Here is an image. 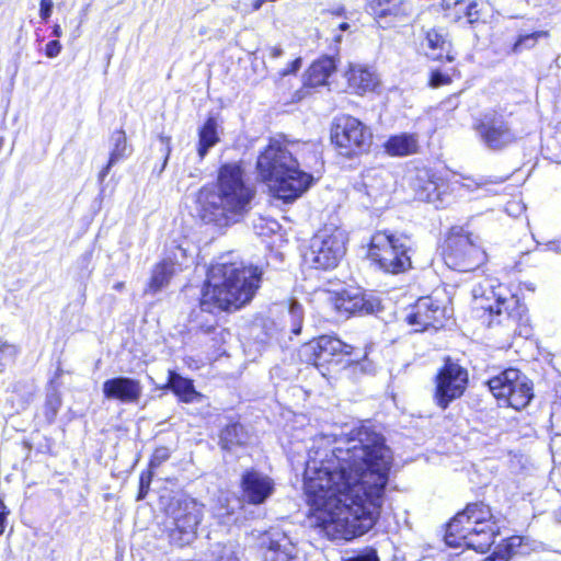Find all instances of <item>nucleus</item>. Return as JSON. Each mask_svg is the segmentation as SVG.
Segmentation results:
<instances>
[{
    "mask_svg": "<svg viewBox=\"0 0 561 561\" xmlns=\"http://www.w3.org/2000/svg\"><path fill=\"white\" fill-rule=\"evenodd\" d=\"M327 451L309 455L304 473L316 527L330 540H352L377 522L392 465L385 437L367 426L352 430Z\"/></svg>",
    "mask_w": 561,
    "mask_h": 561,
    "instance_id": "nucleus-1",
    "label": "nucleus"
},
{
    "mask_svg": "<svg viewBox=\"0 0 561 561\" xmlns=\"http://www.w3.org/2000/svg\"><path fill=\"white\" fill-rule=\"evenodd\" d=\"M262 270L221 257L207 273L201 310L208 313L239 309L249 302L260 286Z\"/></svg>",
    "mask_w": 561,
    "mask_h": 561,
    "instance_id": "nucleus-2",
    "label": "nucleus"
},
{
    "mask_svg": "<svg viewBox=\"0 0 561 561\" xmlns=\"http://www.w3.org/2000/svg\"><path fill=\"white\" fill-rule=\"evenodd\" d=\"M253 191L243 181L239 164H224L219 169L217 186H204L197 195L198 213L205 224L219 228L237 222L247 211Z\"/></svg>",
    "mask_w": 561,
    "mask_h": 561,
    "instance_id": "nucleus-3",
    "label": "nucleus"
},
{
    "mask_svg": "<svg viewBox=\"0 0 561 561\" xmlns=\"http://www.w3.org/2000/svg\"><path fill=\"white\" fill-rule=\"evenodd\" d=\"M256 172L274 195L285 203L298 198L312 183V175L299 169L288 144L277 139H272L260 152Z\"/></svg>",
    "mask_w": 561,
    "mask_h": 561,
    "instance_id": "nucleus-4",
    "label": "nucleus"
},
{
    "mask_svg": "<svg viewBox=\"0 0 561 561\" xmlns=\"http://www.w3.org/2000/svg\"><path fill=\"white\" fill-rule=\"evenodd\" d=\"M499 527L488 505L470 503L447 525L445 542L449 547H466L478 552H486L494 543Z\"/></svg>",
    "mask_w": 561,
    "mask_h": 561,
    "instance_id": "nucleus-5",
    "label": "nucleus"
},
{
    "mask_svg": "<svg viewBox=\"0 0 561 561\" xmlns=\"http://www.w3.org/2000/svg\"><path fill=\"white\" fill-rule=\"evenodd\" d=\"M410 251L409 237L385 230L373 234L368 254L386 273L399 274L412 266Z\"/></svg>",
    "mask_w": 561,
    "mask_h": 561,
    "instance_id": "nucleus-6",
    "label": "nucleus"
},
{
    "mask_svg": "<svg viewBox=\"0 0 561 561\" xmlns=\"http://www.w3.org/2000/svg\"><path fill=\"white\" fill-rule=\"evenodd\" d=\"M501 290V286L496 290L492 285H479L472 290L473 309L480 318L488 316L489 327L494 323H515L522 320L523 312L525 311L524 306L519 305L515 296L503 297Z\"/></svg>",
    "mask_w": 561,
    "mask_h": 561,
    "instance_id": "nucleus-7",
    "label": "nucleus"
},
{
    "mask_svg": "<svg viewBox=\"0 0 561 561\" xmlns=\"http://www.w3.org/2000/svg\"><path fill=\"white\" fill-rule=\"evenodd\" d=\"M443 257L449 268L471 272L485 262L486 254L462 227H453L445 240Z\"/></svg>",
    "mask_w": 561,
    "mask_h": 561,
    "instance_id": "nucleus-8",
    "label": "nucleus"
},
{
    "mask_svg": "<svg viewBox=\"0 0 561 561\" xmlns=\"http://www.w3.org/2000/svg\"><path fill=\"white\" fill-rule=\"evenodd\" d=\"M492 394L515 410L526 408L534 398L533 383L526 375L508 368L488 381Z\"/></svg>",
    "mask_w": 561,
    "mask_h": 561,
    "instance_id": "nucleus-9",
    "label": "nucleus"
},
{
    "mask_svg": "<svg viewBox=\"0 0 561 561\" xmlns=\"http://www.w3.org/2000/svg\"><path fill=\"white\" fill-rule=\"evenodd\" d=\"M346 234L340 228H324L311 239L307 260L313 268L332 270L346 252Z\"/></svg>",
    "mask_w": 561,
    "mask_h": 561,
    "instance_id": "nucleus-10",
    "label": "nucleus"
},
{
    "mask_svg": "<svg viewBox=\"0 0 561 561\" xmlns=\"http://www.w3.org/2000/svg\"><path fill=\"white\" fill-rule=\"evenodd\" d=\"M331 139L341 154L352 157L368 151L373 142V134L357 118L342 116L332 127Z\"/></svg>",
    "mask_w": 561,
    "mask_h": 561,
    "instance_id": "nucleus-11",
    "label": "nucleus"
},
{
    "mask_svg": "<svg viewBox=\"0 0 561 561\" xmlns=\"http://www.w3.org/2000/svg\"><path fill=\"white\" fill-rule=\"evenodd\" d=\"M474 130L481 144L491 151L504 150L518 139L508 118L499 113L484 114L474 125Z\"/></svg>",
    "mask_w": 561,
    "mask_h": 561,
    "instance_id": "nucleus-12",
    "label": "nucleus"
},
{
    "mask_svg": "<svg viewBox=\"0 0 561 561\" xmlns=\"http://www.w3.org/2000/svg\"><path fill=\"white\" fill-rule=\"evenodd\" d=\"M172 514L174 527L169 531L170 542L178 547L190 545L196 537V529L202 520L203 505L191 497L179 499Z\"/></svg>",
    "mask_w": 561,
    "mask_h": 561,
    "instance_id": "nucleus-13",
    "label": "nucleus"
},
{
    "mask_svg": "<svg viewBox=\"0 0 561 561\" xmlns=\"http://www.w3.org/2000/svg\"><path fill=\"white\" fill-rule=\"evenodd\" d=\"M468 383V373L457 363L446 360L444 367L436 376V389L434 400L443 410L447 409L450 402L460 398Z\"/></svg>",
    "mask_w": 561,
    "mask_h": 561,
    "instance_id": "nucleus-14",
    "label": "nucleus"
},
{
    "mask_svg": "<svg viewBox=\"0 0 561 561\" xmlns=\"http://www.w3.org/2000/svg\"><path fill=\"white\" fill-rule=\"evenodd\" d=\"M391 174L382 169H368L362 173L360 181L355 184L364 207H381L391 191Z\"/></svg>",
    "mask_w": 561,
    "mask_h": 561,
    "instance_id": "nucleus-15",
    "label": "nucleus"
},
{
    "mask_svg": "<svg viewBox=\"0 0 561 561\" xmlns=\"http://www.w3.org/2000/svg\"><path fill=\"white\" fill-rule=\"evenodd\" d=\"M446 317V306L432 296H427L417 299L408 309L404 320L414 328L415 332H423L430 328L435 330L442 328Z\"/></svg>",
    "mask_w": 561,
    "mask_h": 561,
    "instance_id": "nucleus-16",
    "label": "nucleus"
},
{
    "mask_svg": "<svg viewBox=\"0 0 561 561\" xmlns=\"http://www.w3.org/2000/svg\"><path fill=\"white\" fill-rule=\"evenodd\" d=\"M353 347L336 336L321 335L304 346L302 353L316 367L340 363L342 357L352 355Z\"/></svg>",
    "mask_w": 561,
    "mask_h": 561,
    "instance_id": "nucleus-17",
    "label": "nucleus"
},
{
    "mask_svg": "<svg viewBox=\"0 0 561 561\" xmlns=\"http://www.w3.org/2000/svg\"><path fill=\"white\" fill-rule=\"evenodd\" d=\"M241 499L252 505L264 504L275 492L274 480L256 469H247L240 479Z\"/></svg>",
    "mask_w": 561,
    "mask_h": 561,
    "instance_id": "nucleus-18",
    "label": "nucleus"
},
{
    "mask_svg": "<svg viewBox=\"0 0 561 561\" xmlns=\"http://www.w3.org/2000/svg\"><path fill=\"white\" fill-rule=\"evenodd\" d=\"M265 561H295L297 547L293 539L279 528H271L262 535Z\"/></svg>",
    "mask_w": 561,
    "mask_h": 561,
    "instance_id": "nucleus-19",
    "label": "nucleus"
},
{
    "mask_svg": "<svg viewBox=\"0 0 561 561\" xmlns=\"http://www.w3.org/2000/svg\"><path fill=\"white\" fill-rule=\"evenodd\" d=\"M336 310L348 314H370L379 309V300L367 297L359 288H348L334 297Z\"/></svg>",
    "mask_w": 561,
    "mask_h": 561,
    "instance_id": "nucleus-20",
    "label": "nucleus"
},
{
    "mask_svg": "<svg viewBox=\"0 0 561 561\" xmlns=\"http://www.w3.org/2000/svg\"><path fill=\"white\" fill-rule=\"evenodd\" d=\"M422 31L424 38L421 42V47L428 58L449 62L455 60L451 41L444 28L432 27Z\"/></svg>",
    "mask_w": 561,
    "mask_h": 561,
    "instance_id": "nucleus-21",
    "label": "nucleus"
},
{
    "mask_svg": "<svg viewBox=\"0 0 561 561\" xmlns=\"http://www.w3.org/2000/svg\"><path fill=\"white\" fill-rule=\"evenodd\" d=\"M102 390L106 399L122 403H137L142 393L139 380L123 376L105 380Z\"/></svg>",
    "mask_w": 561,
    "mask_h": 561,
    "instance_id": "nucleus-22",
    "label": "nucleus"
},
{
    "mask_svg": "<svg viewBox=\"0 0 561 561\" xmlns=\"http://www.w3.org/2000/svg\"><path fill=\"white\" fill-rule=\"evenodd\" d=\"M409 183L421 201L431 202L437 194L438 184L436 178L427 169H419L409 175Z\"/></svg>",
    "mask_w": 561,
    "mask_h": 561,
    "instance_id": "nucleus-23",
    "label": "nucleus"
},
{
    "mask_svg": "<svg viewBox=\"0 0 561 561\" xmlns=\"http://www.w3.org/2000/svg\"><path fill=\"white\" fill-rule=\"evenodd\" d=\"M383 148L392 157L410 156L417 152L419 140L416 135L403 133L389 137Z\"/></svg>",
    "mask_w": 561,
    "mask_h": 561,
    "instance_id": "nucleus-24",
    "label": "nucleus"
},
{
    "mask_svg": "<svg viewBox=\"0 0 561 561\" xmlns=\"http://www.w3.org/2000/svg\"><path fill=\"white\" fill-rule=\"evenodd\" d=\"M335 68L336 65L333 57L324 56L316 60L307 71L305 84L308 87H319L325 84Z\"/></svg>",
    "mask_w": 561,
    "mask_h": 561,
    "instance_id": "nucleus-25",
    "label": "nucleus"
},
{
    "mask_svg": "<svg viewBox=\"0 0 561 561\" xmlns=\"http://www.w3.org/2000/svg\"><path fill=\"white\" fill-rule=\"evenodd\" d=\"M180 264H176L172 257H167L157 264L152 271V275L146 291L156 294L165 287L171 277L178 270Z\"/></svg>",
    "mask_w": 561,
    "mask_h": 561,
    "instance_id": "nucleus-26",
    "label": "nucleus"
},
{
    "mask_svg": "<svg viewBox=\"0 0 561 561\" xmlns=\"http://www.w3.org/2000/svg\"><path fill=\"white\" fill-rule=\"evenodd\" d=\"M368 10L377 18L407 15L409 0H368Z\"/></svg>",
    "mask_w": 561,
    "mask_h": 561,
    "instance_id": "nucleus-27",
    "label": "nucleus"
},
{
    "mask_svg": "<svg viewBox=\"0 0 561 561\" xmlns=\"http://www.w3.org/2000/svg\"><path fill=\"white\" fill-rule=\"evenodd\" d=\"M218 123L216 117L209 116L198 130L197 154L204 159L209 149L219 142Z\"/></svg>",
    "mask_w": 561,
    "mask_h": 561,
    "instance_id": "nucleus-28",
    "label": "nucleus"
},
{
    "mask_svg": "<svg viewBox=\"0 0 561 561\" xmlns=\"http://www.w3.org/2000/svg\"><path fill=\"white\" fill-rule=\"evenodd\" d=\"M248 440V433L240 423L226 425L219 434V446L221 449L231 451L237 446H242Z\"/></svg>",
    "mask_w": 561,
    "mask_h": 561,
    "instance_id": "nucleus-29",
    "label": "nucleus"
},
{
    "mask_svg": "<svg viewBox=\"0 0 561 561\" xmlns=\"http://www.w3.org/2000/svg\"><path fill=\"white\" fill-rule=\"evenodd\" d=\"M111 140L113 142V149L111 151L107 164L99 174L100 182L104 181L105 176L108 174L110 170L115 163L127 156V141L123 130L114 131L112 134Z\"/></svg>",
    "mask_w": 561,
    "mask_h": 561,
    "instance_id": "nucleus-30",
    "label": "nucleus"
},
{
    "mask_svg": "<svg viewBox=\"0 0 561 561\" xmlns=\"http://www.w3.org/2000/svg\"><path fill=\"white\" fill-rule=\"evenodd\" d=\"M168 385L183 402L191 403L199 397L192 380L183 378L179 374L170 373Z\"/></svg>",
    "mask_w": 561,
    "mask_h": 561,
    "instance_id": "nucleus-31",
    "label": "nucleus"
},
{
    "mask_svg": "<svg viewBox=\"0 0 561 561\" xmlns=\"http://www.w3.org/2000/svg\"><path fill=\"white\" fill-rule=\"evenodd\" d=\"M242 550L236 542H216L208 549L209 561H241Z\"/></svg>",
    "mask_w": 561,
    "mask_h": 561,
    "instance_id": "nucleus-32",
    "label": "nucleus"
},
{
    "mask_svg": "<svg viewBox=\"0 0 561 561\" xmlns=\"http://www.w3.org/2000/svg\"><path fill=\"white\" fill-rule=\"evenodd\" d=\"M350 85L363 93L371 91L377 85V78L374 72L366 68L353 67L348 75Z\"/></svg>",
    "mask_w": 561,
    "mask_h": 561,
    "instance_id": "nucleus-33",
    "label": "nucleus"
},
{
    "mask_svg": "<svg viewBox=\"0 0 561 561\" xmlns=\"http://www.w3.org/2000/svg\"><path fill=\"white\" fill-rule=\"evenodd\" d=\"M11 391L16 396L18 410H24L34 396V381L27 378L19 379L12 383Z\"/></svg>",
    "mask_w": 561,
    "mask_h": 561,
    "instance_id": "nucleus-34",
    "label": "nucleus"
},
{
    "mask_svg": "<svg viewBox=\"0 0 561 561\" xmlns=\"http://www.w3.org/2000/svg\"><path fill=\"white\" fill-rule=\"evenodd\" d=\"M304 320V309L302 306L296 300H291L289 302L287 313L285 316V327L284 330L298 335L301 332V325Z\"/></svg>",
    "mask_w": 561,
    "mask_h": 561,
    "instance_id": "nucleus-35",
    "label": "nucleus"
},
{
    "mask_svg": "<svg viewBox=\"0 0 561 561\" xmlns=\"http://www.w3.org/2000/svg\"><path fill=\"white\" fill-rule=\"evenodd\" d=\"M61 407V396L60 392L51 387L47 390L45 404H44V415L46 421L51 424Z\"/></svg>",
    "mask_w": 561,
    "mask_h": 561,
    "instance_id": "nucleus-36",
    "label": "nucleus"
},
{
    "mask_svg": "<svg viewBox=\"0 0 561 561\" xmlns=\"http://www.w3.org/2000/svg\"><path fill=\"white\" fill-rule=\"evenodd\" d=\"M547 35H548V33L542 32V31L533 32L529 34H522L518 36V38L514 43V45L512 47V53L520 54L522 51H524L526 49H530V48L535 47V45L538 43V39L540 37H543Z\"/></svg>",
    "mask_w": 561,
    "mask_h": 561,
    "instance_id": "nucleus-37",
    "label": "nucleus"
},
{
    "mask_svg": "<svg viewBox=\"0 0 561 561\" xmlns=\"http://www.w3.org/2000/svg\"><path fill=\"white\" fill-rule=\"evenodd\" d=\"M18 348L8 342H0V373H3L8 366L15 362Z\"/></svg>",
    "mask_w": 561,
    "mask_h": 561,
    "instance_id": "nucleus-38",
    "label": "nucleus"
},
{
    "mask_svg": "<svg viewBox=\"0 0 561 561\" xmlns=\"http://www.w3.org/2000/svg\"><path fill=\"white\" fill-rule=\"evenodd\" d=\"M482 4L476 0H468L460 12H463L469 24L478 23L482 18Z\"/></svg>",
    "mask_w": 561,
    "mask_h": 561,
    "instance_id": "nucleus-39",
    "label": "nucleus"
},
{
    "mask_svg": "<svg viewBox=\"0 0 561 561\" xmlns=\"http://www.w3.org/2000/svg\"><path fill=\"white\" fill-rule=\"evenodd\" d=\"M550 425L551 432L554 434L551 439V448H553L558 443V437H561V405L553 408L550 414Z\"/></svg>",
    "mask_w": 561,
    "mask_h": 561,
    "instance_id": "nucleus-40",
    "label": "nucleus"
},
{
    "mask_svg": "<svg viewBox=\"0 0 561 561\" xmlns=\"http://www.w3.org/2000/svg\"><path fill=\"white\" fill-rule=\"evenodd\" d=\"M341 561H379V557L375 549L365 548L351 557L342 558Z\"/></svg>",
    "mask_w": 561,
    "mask_h": 561,
    "instance_id": "nucleus-41",
    "label": "nucleus"
},
{
    "mask_svg": "<svg viewBox=\"0 0 561 561\" xmlns=\"http://www.w3.org/2000/svg\"><path fill=\"white\" fill-rule=\"evenodd\" d=\"M61 51V44L58 39L50 41L46 44L45 55L48 58L57 57Z\"/></svg>",
    "mask_w": 561,
    "mask_h": 561,
    "instance_id": "nucleus-42",
    "label": "nucleus"
},
{
    "mask_svg": "<svg viewBox=\"0 0 561 561\" xmlns=\"http://www.w3.org/2000/svg\"><path fill=\"white\" fill-rule=\"evenodd\" d=\"M54 8L53 0H41L39 2V16L43 21H47L51 15Z\"/></svg>",
    "mask_w": 561,
    "mask_h": 561,
    "instance_id": "nucleus-43",
    "label": "nucleus"
},
{
    "mask_svg": "<svg viewBox=\"0 0 561 561\" xmlns=\"http://www.w3.org/2000/svg\"><path fill=\"white\" fill-rule=\"evenodd\" d=\"M430 82H431L432 87H439V85L448 83L449 77L439 71H433Z\"/></svg>",
    "mask_w": 561,
    "mask_h": 561,
    "instance_id": "nucleus-44",
    "label": "nucleus"
},
{
    "mask_svg": "<svg viewBox=\"0 0 561 561\" xmlns=\"http://www.w3.org/2000/svg\"><path fill=\"white\" fill-rule=\"evenodd\" d=\"M510 552L507 548L497 549L490 557L485 558L483 561H508Z\"/></svg>",
    "mask_w": 561,
    "mask_h": 561,
    "instance_id": "nucleus-45",
    "label": "nucleus"
},
{
    "mask_svg": "<svg viewBox=\"0 0 561 561\" xmlns=\"http://www.w3.org/2000/svg\"><path fill=\"white\" fill-rule=\"evenodd\" d=\"M10 514L9 508L4 504V501L2 497H0V535L4 533L5 525H7V517Z\"/></svg>",
    "mask_w": 561,
    "mask_h": 561,
    "instance_id": "nucleus-46",
    "label": "nucleus"
},
{
    "mask_svg": "<svg viewBox=\"0 0 561 561\" xmlns=\"http://www.w3.org/2000/svg\"><path fill=\"white\" fill-rule=\"evenodd\" d=\"M150 478L149 477H145L144 474H141L140 477V483H139V492H138V495H137V501H140V500H144L148 490H149V485H150Z\"/></svg>",
    "mask_w": 561,
    "mask_h": 561,
    "instance_id": "nucleus-47",
    "label": "nucleus"
},
{
    "mask_svg": "<svg viewBox=\"0 0 561 561\" xmlns=\"http://www.w3.org/2000/svg\"><path fill=\"white\" fill-rule=\"evenodd\" d=\"M348 364L351 363H356L357 365L360 366V369L364 370V371H371V363L368 362L367 359V352L365 351L363 356L359 358H352L347 362Z\"/></svg>",
    "mask_w": 561,
    "mask_h": 561,
    "instance_id": "nucleus-48",
    "label": "nucleus"
},
{
    "mask_svg": "<svg viewBox=\"0 0 561 561\" xmlns=\"http://www.w3.org/2000/svg\"><path fill=\"white\" fill-rule=\"evenodd\" d=\"M301 67V58H296L293 60L287 68L280 71V76L286 77L291 73H296Z\"/></svg>",
    "mask_w": 561,
    "mask_h": 561,
    "instance_id": "nucleus-49",
    "label": "nucleus"
},
{
    "mask_svg": "<svg viewBox=\"0 0 561 561\" xmlns=\"http://www.w3.org/2000/svg\"><path fill=\"white\" fill-rule=\"evenodd\" d=\"M467 2L468 0H442V5L444 9L458 8V12H460Z\"/></svg>",
    "mask_w": 561,
    "mask_h": 561,
    "instance_id": "nucleus-50",
    "label": "nucleus"
},
{
    "mask_svg": "<svg viewBox=\"0 0 561 561\" xmlns=\"http://www.w3.org/2000/svg\"><path fill=\"white\" fill-rule=\"evenodd\" d=\"M161 140L163 142H165V157H164V161H163V164H162V169H164L167 163H168V160H169V156H170V152H171V147H170V138L169 137H161Z\"/></svg>",
    "mask_w": 561,
    "mask_h": 561,
    "instance_id": "nucleus-51",
    "label": "nucleus"
},
{
    "mask_svg": "<svg viewBox=\"0 0 561 561\" xmlns=\"http://www.w3.org/2000/svg\"><path fill=\"white\" fill-rule=\"evenodd\" d=\"M199 329L205 334H211V333L216 332L218 327L213 324V323H210V324H201Z\"/></svg>",
    "mask_w": 561,
    "mask_h": 561,
    "instance_id": "nucleus-52",
    "label": "nucleus"
},
{
    "mask_svg": "<svg viewBox=\"0 0 561 561\" xmlns=\"http://www.w3.org/2000/svg\"><path fill=\"white\" fill-rule=\"evenodd\" d=\"M283 55V49L279 46H274L270 48V56L272 58H279Z\"/></svg>",
    "mask_w": 561,
    "mask_h": 561,
    "instance_id": "nucleus-53",
    "label": "nucleus"
},
{
    "mask_svg": "<svg viewBox=\"0 0 561 561\" xmlns=\"http://www.w3.org/2000/svg\"><path fill=\"white\" fill-rule=\"evenodd\" d=\"M51 35L57 38H59L62 35V30L59 24H55L53 26Z\"/></svg>",
    "mask_w": 561,
    "mask_h": 561,
    "instance_id": "nucleus-54",
    "label": "nucleus"
},
{
    "mask_svg": "<svg viewBox=\"0 0 561 561\" xmlns=\"http://www.w3.org/2000/svg\"><path fill=\"white\" fill-rule=\"evenodd\" d=\"M264 2H270V1L268 0H254L253 3H252L253 10L254 11L260 10Z\"/></svg>",
    "mask_w": 561,
    "mask_h": 561,
    "instance_id": "nucleus-55",
    "label": "nucleus"
},
{
    "mask_svg": "<svg viewBox=\"0 0 561 561\" xmlns=\"http://www.w3.org/2000/svg\"><path fill=\"white\" fill-rule=\"evenodd\" d=\"M276 228H278L277 222H276V221H271V222H270V226H268V230H270L271 232H274Z\"/></svg>",
    "mask_w": 561,
    "mask_h": 561,
    "instance_id": "nucleus-56",
    "label": "nucleus"
},
{
    "mask_svg": "<svg viewBox=\"0 0 561 561\" xmlns=\"http://www.w3.org/2000/svg\"><path fill=\"white\" fill-rule=\"evenodd\" d=\"M124 286H125V284H124L123 282H118V283H116V284L113 286V288H114L115 290H122V289L124 288Z\"/></svg>",
    "mask_w": 561,
    "mask_h": 561,
    "instance_id": "nucleus-57",
    "label": "nucleus"
},
{
    "mask_svg": "<svg viewBox=\"0 0 561 561\" xmlns=\"http://www.w3.org/2000/svg\"><path fill=\"white\" fill-rule=\"evenodd\" d=\"M556 520L561 524V508L554 512Z\"/></svg>",
    "mask_w": 561,
    "mask_h": 561,
    "instance_id": "nucleus-58",
    "label": "nucleus"
},
{
    "mask_svg": "<svg viewBox=\"0 0 561 561\" xmlns=\"http://www.w3.org/2000/svg\"><path fill=\"white\" fill-rule=\"evenodd\" d=\"M348 28H350V25H348V23H346V22H343V23H341V24L339 25V30H341V31H346V30H348Z\"/></svg>",
    "mask_w": 561,
    "mask_h": 561,
    "instance_id": "nucleus-59",
    "label": "nucleus"
},
{
    "mask_svg": "<svg viewBox=\"0 0 561 561\" xmlns=\"http://www.w3.org/2000/svg\"><path fill=\"white\" fill-rule=\"evenodd\" d=\"M343 13H344V9H342V8L335 11V14H337V15H342Z\"/></svg>",
    "mask_w": 561,
    "mask_h": 561,
    "instance_id": "nucleus-60",
    "label": "nucleus"
},
{
    "mask_svg": "<svg viewBox=\"0 0 561 561\" xmlns=\"http://www.w3.org/2000/svg\"><path fill=\"white\" fill-rule=\"evenodd\" d=\"M178 251L184 256V251L181 248H178Z\"/></svg>",
    "mask_w": 561,
    "mask_h": 561,
    "instance_id": "nucleus-61",
    "label": "nucleus"
},
{
    "mask_svg": "<svg viewBox=\"0 0 561 561\" xmlns=\"http://www.w3.org/2000/svg\"><path fill=\"white\" fill-rule=\"evenodd\" d=\"M335 39H336L337 42H340V41H341V35L336 36V37H335Z\"/></svg>",
    "mask_w": 561,
    "mask_h": 561,
    "instance_id": "nucleus-62",
    "label": "nucleus"
}]
</instances>
